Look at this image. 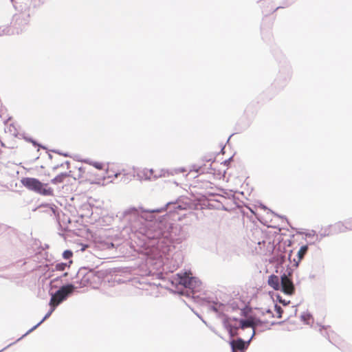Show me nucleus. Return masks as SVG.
Instances as JSON below:
<instances>
[{
  "mask_svg": "<svg viewBox=\"0 0 352 352\" xmlns=\"http://www.w3.org/2000/svg\"><path fill=\"white\" fill-rule=\"evenodd\" d=\"M74 286L72 285H67L63 286L58 289L54 294L52 295L50 305L52 307V309L45 315L44 318L34 326L32 329H36L41 323H42L47 318H48L52 313L54 311L55 307L58 306L62 301H63L66 297L72 292Z\"/></svg>",
  "mask_w": 352,
  "mask_h": 352,
  "instance_id": "obj_1",
  "label": "nucleus"
},
{
  "mask_svg": "<svg viewBox=\"0 0 352 352\" xmlns=\"http://www.w3.org/2000/svg\"><path fill=\"white\" fill-rule=\"evenodd\" d=\"M21 184L28 189L35 191L43 195H52V188L47 187V184H43L38 179L32 177H25L21 179Z\"/></svg>",
  "mask_w": 352,
  "mask_h": 352,
  "instance_id": "obj_2",
  "label": "nucleus"
},
{
  "mask_svg": "<svg viewBox=\"0 0 352 352\" xmlns=\"http://www.w3.org/2000/svg\"><path fill=\"white\" fill-rule=\"evenodd\" d=\"M64 168V164L54 166L45 175L50 177H53L51 179L52 184L54 185L61 184L71 177V171H63Z\"/></svg>",
  "mask_w": 352,
  "mask_h": 352,
  "instance_id": "obj_3",
  "label": "nucleus"
},
{
  "mask_svg": "<svg viewBox=\"0 0 352 352\" xmlns=\"http://www.w3.org/2000/svg\"><path fill=\"white\" fill-rule=\"evenodd\" d=\"M221 206L226 210H232L239 206V203L235 198L232 189L229 192L221 189Z\"/></svg>",
  "mask_w": 352,
  "mask_h": 352,
  "instance_id": "obj_4",
  "label": "nucleus"
},
{
  "mask_svg": "<svg viewBox=\"0 0 352 352\" xmlns=\"http://www.w3.org/2000/svg\"><path fill=\"white\" fill-rule=\"evenodd\" d=\"M262 324L261 320L256 318L255 316H249L245 320H239V327L242 329H245L246 328H251L252 333L248 340V342L251 340V339L254 337L255 334L254 329L256 327L259 326Z\"/></svg>",
  "mask_w": 352,
  "mask_h": 352,
  "instance_id": "obj_5",
  "label": "nucleus"
},
{
  "mask_svg": "<svg viewBox=\"0 0 352 352\" xmlns=\"http://www.w3.org/2000/svg\"><path fill=\"white\" fill-rule=\"evenodd\" d=\"M280 287L282 291L287 295H292L294 293L295 288L293 282L285 274L281 276Z\"/></svg>",
  "mask_w": 352,
  "mask_h": 352,
  "instance_id": "obj_6",
  "label": "nucleus"
},
{
  "mask_svg": "<svg viewBox=\"0 0 352 352\" xmlns=\"http://www.w3.org/2000/svg\"><path fill=\"white\" fill-rule=\"evenodd\" d=\"M122 173L120 171V166L114 164H109L106 168V175L104 178L113 179L119 177Z\"/></svg>",
  "mask_w": 352,
  "mask_h": 352,
  "instance_id": "obj_7",
  "label": "nucleus"
},
{
  "mask_svg": "<svg viewBox=\"0 0 352 352\" xmlns=\"http://www.w3.org/2000/svg\"><path fill=\"white\" fill-rule=\"evenodd\" d=\"M248 343V342L246 343L241 338L232 340L230 342L232 352H236L237 350L243 352L244 349L247 348Z\"/></svg>",
  "mask_w": 352,
  "mask_h": 352,
  "instance_id": "obj_8",
  "label": "nucleus"
},
{
  "mask_svg": "<svg viewBox=\"0 0 352 352\" xmlns=\"http://www.w3.org/2000/svg\"><path fill=\"white\" fill-rule=\"evenodd\" d=\"M179 283L184 285L186 287L192 289L193 285L197 283V280L193 277L184 276L180 278Z\"/></svg>",
  "mask_w": 352,
  "mask_h": 352,
  "instance_id": "obj_9",
  "label": "nucleus"
},
{
  "mask_svg": "<svg viewBox=\"0 0 352 352\" xmlns=\"http://www.w3.org/2000/svg\"><path fill=\"white\" fill-rule=\"evenodd\" d=\"M268 285L275 290H278L280 288L279 278L276 275H271L268 278Z\"/></svg>",
  "mask_w": 352,
  "mask_h": 352,
  "instance_id": "obj_10",
  "label": "nucleus"
},
{
  "mask_svg": "<svg viewBox=\"0 0 352 352\" xmlns=\"http://www.w3.org/2000/svg\"><path fill=\"white\" fill-rule=\"evenodd\" d=\"M120 171L122 173L119 177H121V179H129L130 177L132 176L133 172L131 171V168L128 167L126 168H124L123 167L120 166Z\"/></svg>",
  "mask_w": 352,
  "mask_h": 352,
  "instance_id": "obj_11",
  "label": "nucleus"
},
{
  "mask_svg": "<svg viewBox=\"0 0 352 352\" xmlns=\"http://www.w3.org/2000/svg\"><path fill=\"white\" fill-rule=\"evenodd\" d=\"M307 250H308L307 245H303L300 248V250L298 252V261H296V265H298V262H300L303 258L304 256L307 252Z\"/></svg>",
  "mask_w": 352,
  "mask_h": 352,
  "instance_id": "obj_12",
  "label": "nucleus"
},
{
  "mask_svg": "<svg viewBox=\"0 0 352 352\" xmlns=\"http://www.w3.org/2000/svg\"><path fill=\"white\" fill-rule=\"evenodd\" d=\"M274 310H275V311L276 313L277 318H282V314L283 313V310L281 308V307L278 305H275Z\"/></svg>",
  "mask_w": 352,
  "mask_h": 352,
  "instance_id": "obj_13",
  "label": "nucleus"
},
{
  "mask_svg": "<svg viewBox=\"0 0 352 352\" xmlns=\"http://www.w3.org/2000/svg\"><path fill=\"white\" fill-rule=\"evenodd\" d=\"M90 164L98 170H102L104 168V165L101 162H95L91 163Z\"/></svg>",
  "mask_w": 352,
  "mask_h": 352,
  "instance_id": "obj_14",
  "label": "nucleus"
},
{
  "mask_svg": "<svg viewBox=\"0 0 352 352\" xmlns=\"http://www.w3.org/2000/svg\"><path fill=\"white\" fill-rule=\"evenodd\" d=\"M67 267V265L64 263H58L55 266V270L57 271H64Z\"/></svg>",
  "mask_w": 352,
  "mask_h": 352,
  "instance_id": "obj_15",
  "label": "nucleus"
},
{
  "mask_svg": "<svg viewBox=\"0 0 352 352\" xmlns=\"http://www.w3.org/2000/svg\"><path fill=\"white\" fill-rule=\"evenodd\" d=\"M228 168L226 170H224L223 177V179H226L227 182L231 179V172L228 171Z\"/></svg>",
  "mask_w": 352,
  "mask_h": 352,
  "instance_id": "obj_16",
  "label": "nucleus"
},
{
  "mask_svg": "<svg viewBox=\"0 0 352 352\" xmlns=\"http://www.w3.org/2000/svg\"><path fill=\"white\" fill-rule=\"evenodd\" d=\"M72 255H73V253L70 250H65V251H64V252L63 254V256L65 259H68V258H71L72 256Z\"/></svg>",
  "mask_w": 352,
  "mask_h": 352,
  "instance_id": "obj_17",
  "label": "nucleus"
},
{
  "mask_svg": "<svg viewBox=\"0 0 352 352\" xmlns=\"http://www.w3.org/2000/svg\"><path fill=\"white\" fill-rule=\"evenodd\" d=\"M345 227L349 230H352V218L345 222Z\"/></svg>",
  "mask_w": 352,
  "mask_h": 352,
  "instance_id": "obj_18",
  "label": "nucleus"
},
{
  "mask_svg": "<svg viewBox=\"0 0 352 352\" xmlns=\"http://www.w3.org/2000/svg\"><path fill=\"white\" fill-rule=\"evenodd\" d=\"M217 302H214V305H212L210 306V309L213 311L214 312H215L216 314H217L218 312V309L217 308Z\"/></svg>",
  "mask_w": 352,
  "mask_h": 352,
  "instance_id": "obj_19",
  "label": "nucleus"
},
{
  "mask_svg": "<svg viewBox=\"0 0 352 352\" xmlns=\"http://www.w3.org/2000/svg\"><path fill=\"white\" fill-rule=\"evenodd\" d=\"M236 329H237V327H235L234 329H232V328H230L229 329L230 333L231 334L232 336H233L236 334Z\"/></svg>",
  "mask_w": 352,
  "mask_h": 352,
  "instance_id": "obj_20",
  "label": "nucleus"
},
{
  "mask_svg": "<svg viewBox=\"0 0 352 352\" xmlns=\"http://www.w3.org/2000/svg\"><path fill=\"white\" fill-rule=\"evenodd\" d=\"M89 180H91L92 182H96L97 181L100 180V178H98V177H95V178H94V179L89 178Z\"/></svg>",
  "mask_w": 352,
  "mask_h": 352,
  "instance_id": "obj_21",
  "label": "nucleus"
},
{
  "mask_svg": "<svg viewBox=\"0 0 352 352\" xmlns=\"http://www.w3.org/2000/svg\"><path fill=\"white\" fill-rule=\"evenodd\" d=\"M280 302L283 303L284 305H286L289 303V302H286L285 300H280Z\"/></svg>",
  "mask_w": 352,
  "mask_h": 352,
  "instance_id": "obj_22",
  "label": "nucleus"
},
{
  "mask_svg": "<svg viewBox=\"0 0 352 352\" xmlns=\"http://www.w3.org/2000/svg\"><path fill=\"white\" fill-rule=\"evenodd\" d=\"M276 9H277V7H276V8H273V10L274 11V10H276Z\"/></svg>",
  "mask_w": 352,
  "mask_h": 352,
  "instance_id": "obj_23",
  "label": "nucleus"
}]
</instances>
